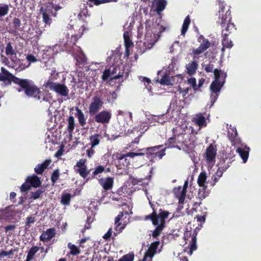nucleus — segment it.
I'll return each instance as SVG.
<instances>
[{
    "label": "nucleus",
    "instance_id": "f257e3e1",
    "mask_svg": "<svg viewBox=\"0 0 261 261\" xmlns=\"http://www.w3.org/2000/svg\"><path fill=\"white\" fill-rule=\"evenodd\" d=\"M145 32L144 41H138L137 43L138 51L141 54L152 47L159 40L160 35L165 28L157 21L148 20L145 23Z\"/></svg>",
    "mask_w": 261,
    "mask_h": 261
},
{
    "label": "nucleus",
    "instance_id": "f03ea898",
    "mask_svg": "<svg viewBox=\"0 0 261 261\" xmlns=\"http://www.w3.org/2000/svg\"><path fill=\"white\" fill-rule=\"evenodd\" d=\"M109 62L110 64L112 65L104 71L102 79L103 81L110 80V84H111L113 80L118 79L123 76V66L118 55H113L109 58Z\"/></svg>",
    "mask_w": 261,
    "mask_h": 261
},
{
    "label": "nucleus",
    "instance_id": "7ed1b4c3",
    "mask_svg": "<svg viewBox=\"0 0 261 261\" xmlns=\"http://www.w3.org/2000/svg\"><path fill=\"white\" fill-rule=\"evenodd\" d=\"M169 214L168 212L160 209L158 214L153 212L151 215L146 216V220H151L152 224L156 226L152 232V236L154 238L158 237L161 234L164 228L165 220L167 218Z\"/></svg>",
    "mask_w": 261,
    "mask_h": 261
},
{
    "label": "nucleus",
    "instance_id": "20e7f679",
    "mask_svg": "<svg viewBox=\"0 0 261 261\" xmlns=\"http://www.w3.org/2000/svg\"><path fill=\"white\" fill-rule=\"evenodd\" d=\"M214 76L215 81L212 83L210 86L211 92L215 94H212L211 96L212 105L217 99L219 93L224 84L225 79L226 77V73L222 72L221 70L216 69L214 70Z\"/></svg>",
    "mask_w": 261,
    "mask_h": 261
},
{
    "label": "nucleus",
    "instance_id": "39448f33",
    "mask_svg": "<svg viewBox=\"0 0 261 261\" xmlns=\"http://www.w3.org/2000/svg\"><path fill=\"white\" fill-rule=\"evenodd\" d=\"M189 141L188 135L181 134L169 138L166 145L168 148L176 147L179 150L188 152L192 149L191 144L188 143Z\"/></svg>",
    "mask_w": 261,
    "mask_h": 261
},
{
    "label": "nucleus",
    "instance_id": "423d86ee",
    "mask_svg": "<svg viewBox=\"0 0 261 261\" xmlns=\"http://www.w3.org/2000/svg\"><path fill=\"white\" fill-rule=\"evenodd\" d=\"M15 83L24 89L27 96L33 97L38 100L41 99L42 93L32 81L28 79H16Z\"/></svg>",
    "mask_w": 261,
    "mask_h": 261
},
{
    "label": "nucleus",
    "instance_id": "0eeeda50",
    "mask_svg": "<svg viewBox=\"0 0 261 261\" xmlns=\"http://www.w3.org/2000/svg\"><path fill=\"white\" fill-rule=\"evenodd\" d=\"M228 133L231 134L232 137L234 138L232 141L233 142L234 145L237 148V152L243 160V163H245L248 159L250 151L249 147L245 144L242 143L239 138H236L237 136L238 133L235 127L230 125L228 129Z\"/></svg>",
    "mask_w": 261,
    "mask_h": 261
},
{
    "label": "nucleus",
    "instance_id": "6e6552de",
    "mask_svg": "<svg viewBox=\"0 0 261 261\" xmlns=\"http://www.w3.org/2000/svg\"><path fill=\"white\" fill-rule=\"evenodd\" d=\"M88 10L86 8L83 9L79 14L78 16L80 17V20L76 22L75 25H73V29L75 31V33L73 35H72L71 39L72 42L74 44V42L77 40L78 38L81 37L84 33V31L87 30L88 29L86 27V23L83 21L81 20V19L83 16L86 17L89 16Z\"/></svg>",
    "mask_w": 261,
    "mask_h": 261
},
{
    "label": "nucleus",
    "instance_id": "1a4fd4ad",
    "mask_svg": "<svg viewBox=\"0 0 261 261\" xmlns=\"http://www.w3.org/2000/svg\"><path fill=\"white\" fill-rule=\"evenodd\" d=\"M220 5V10L218 12L219 20L218 22L221 25L222 28L225 29L226 31L229 32L234 28V25L230 22V12L227 10L224 14L223 3Z\"/></svg>",
    "mask_w": 261,
    "mask_h": 261
},
{
    "label": "nucleus",
    "instance_id": "9d476101",
    "mask_svg": "<svg viewBox=\"0 0 261 261\" xmlns=\"http://www.w3.org/2000/svg\"><path fill=\"white\" fill-rule=\"evenodd\" d=\"M196 235L197 233L195 230L191 228L190 230H187L184 233V239L186 244H189L188 247H190L188 250L185 249L184 252H188L189 255H192L193 251L196 250Z\"/></svg>",
    "mask_w": 261,
    "mask_h": 261
},
{
    "label": "nucleus",
    "instance_id": "9b49d317",
    "mask_svg": "<svg viewBox=\"0 0 261 261\" xmlns=\"http://www.w3.org/2000/svg\"><path fill=\"white\" fill-rule=\"evenodd\" d=\"M43 86L54 91L63 96H67L69 93V90L67 87L64 84L58 83H55L50 80L43 84Z\"/></svg>",
    "mask_w": 261,
    "mask_h": 261
},
{
    "label": "nucleus",
    "instance_id": "f8f14e48",
    "mask_svg": "<svg viewBox=\"0 0 261 261\" xmlns=\"http://www.w3.org/2000/svg\"><path fill=\"white\" fill-rule=\"evenodd\" d=\"M41 184V182L37 176L35 175L29 176L27 177L25 182L21 185L20 191L22 192H26L29 190L31 187L37 188L40 186Z\"/></svg>",
    "mask_w": 261,
    "mask_h": 261
},
{
    "label": "nucleus",
    "instance_id": "ddd939ff",
    "mask_svg": "<svg viewBox=\"0 0 261 261\" xmlns=\"http://www.w3.org/2000/svg\"><path fill=\"white\" fill-rule=\"evenodd\" d=\"M145 154L144 152H129L125 154L120 155L118 158L119 160L118 168L120 169L127 167L129 165V161L127 159V157L134 158L137 156H142Z\"/></svg>",
    "mask_w": 261,
    "mask_h": 261
},
{
    "label": "nucleus",
    "instance_id": "4468645a",
    "mask_svg": "<svg viewBox=\"0 0 261 261\" xmlns=\"http://www.w3.org/2000/svg\"><path fill=\"white\" fill-rule=\"evenodd\" d=\"M217 151L216 145L212 144H210L206 149L204 157L206 163L211 166H213L215 163Z\"/></svg>",
    "mask_w": 261,
    "mask_h": 261
},
{
    "label": "nucleus",
    "instance_id": "2eb2a0df",
    "mask_svg": "<svg viewBox=\"0 0 261 261\" xmlns=\"http://www.w3.org/2000/svg\"><path fill=\"white\" fill-rule=\"evenodd\" d=\"M206 175L205 172H201L200 174L198 176V178L197 179V183L198 184V186L200 187V189L199 190V192L198 193V197L200 199H204L205 198L207 195V194L205 192H202L201 190H205L206 188Z\"/></svg>",
    "mask_w": 261,
    "mask_h": 261
},
{
    "label": "nucleus",
    "instance_id": "dca6fc26",
    "mask_svg": "<svg viewBox=\"0 0 261 261\" xmlns=\"http://www.w3.org/2000/svg\"><path fill=\"white\" fill-rule=\"evenodd\" d=\"M162 146L158 145L153 147H148L147 148H143L139 150L140 152H144L145 154H147L150 155H153L154 157H158L160 159H162V157L165 155V148L162 149L160 151H158V150Z\"/></svg>",
    "mask_w": 261,
    "mask_h": 261
},
{
    "label": "nucleus",
    "instance_id": "f3484780",
    "mask_svg": "<svg viewBox=\"0 0 261 261\" xmlns=\"http://www.w3.org/2000/svg\"><path fill=\"white\" fill-rule=\"evenodd\" d=\"M21 210L16 206L7 207L6 209H1L0 212H4L5 219H11L16 217L20 218L19 215L21 213Z\"/></svg>",
    "mask_w": 261,
    "mask_h": 261
},
{
    "label": "nucleus",
    "instance_id": "a211bd4d",
    "mask_svg": "<svg viewBox=\"0 0 261 261\" xmlns=\"http://www.w3.org/2000/svg\"><path fill=\"white\" fill-rule=\"evenodd\" d=\"M103 102L100 97L95 96L93 97L92 101L89 107V112L90 115L95 114L102 107Z\"/></svg>",
    "mask_w": 261,
    "mask_h": 261
},
{
    "label": "nucleus",
    "instance_id": "6ab92c4d",
    "mask_svg": "<svg viewBox=\"0 0 261 261\" xmlns=\"http://www.w3.org/2000/svg\"><path fill=\"white\" fill-rule=\"evenodd\" d=\"M123 210L124 211L120 213V214L115 218V222L116 224L119 222L121 223H124L126 226L129 222V215L132 214V212L128 206H126Z\"/></svg>",
    "mask_w": 261,
    "mask_h": 261
},
{
    "label": "nucleus",
    "instance_id": "aec40b11",
    "mask_svg": "<svg viewBox=\"0 0 261 261\" xmlns=\"http://www.w3.org/2000/svg\"><path fill=\"white\" fill-rule=\"evenodd\" d=\"M10 60V61L9 60V59L5 56H4L3 54L1 55L0 60L2 63L5 64L9 68L15 69L16 68V65L19 61L17 57H9Z\"/></svg>",
    "mask_w": 261,
    "mask_h": 261
},
{
    "label": "nucleus",
    "instance_id": "412c9836",
    "mask_svg": "<svg viewBox=\"0 0 261 261\" xmlns=\"http://www.w3.org/2000/svg\"><path fill=\"white\" fill-rule=\"evenodd\" d=\"M10 60V61L9 60V59L5 56H4L3 54L1 55L0 60L2 63L5 64L9 68L15 69L16 68V65L19 61L17 57H9Z\"/></svg>",
    "mask_w": 261,
    "mask_h": 261
},
{
    "label": "nucleus",
    "instance_id": "4be33fe9",
    "mask_svg": "<svg viewBox=\"0 0 261 261\" xmlns=\"http://www.w3.org/2000/svg\"><path fill=\"white\" fill-rule=\"evenodd\" d=\"M86 162V160L85 159H81L74 166V169L76 170V172L83 178H85L89 174V172L87 171L85 165Z\"/></svg>",
    "mask_w": 261,
    "mask_h": 261
},
{
    "label": "nucleus",
    "instance_id": "5701e85b",
    "mask_svg": "<svg viewBox=\"0 0 261 261\" xmlns=\"http://www.w3.org/2000/svg\"><path fill=\"white\" fill-rule=\"evenodd\" d=\"M199 42L201 43L200 46L196 49L193 50V53L195 55H199L206 50L210 46V43L207 39L201 36L198 39Z\"/></svg>",
    "mask_w": 261,
    "mask_h": 261
},
{
    "label": "nucleus",
    "instance_id": "b1692460",
    "mask_svg": "<svg viewBox=\"0 0 261 261\" xmlns=\"http://www.w3.org/2000/svg\"><path fill=\"white\" fill-rule=\"evenodd\" d=\"M111 118V113L107 111H103L95 115V120L98 123H108Z\"/></svg>",
    "mask_w": 261,
    "mask_h": 261
},
{
    "label": "nucleus",
    "instance_id": "393cba45",
    "mask_svg": "<svg viewBox=\"0 0 261 261\" xmlns=\"http://www.w3.org/2000/svg\"><path fill=\"white\" fill-rule=\"evenodd\" d=\"M16 79H19L14 76L4 67L1 68V72H0V81H7L9 84L12 82L15 83Z\"/></svg>",
    "mask_w": 261,
    "mask_h": 261
},
{
    "label": "nucleus",
    "instance_id": "a878e982",
    "mask_svg": "<svg viewBox=\"0 0 261 261\" xmlns=\"http://www.w3.org/2000/svg\"><path fill=\"white\" fill-rule=\"evenodd\" d=\"M159 245V242L156 241L152 243L146 252L144 258L142 261H151L152 257L156 252V249Z\"/></svg>",
    "mask_w": 261,
    "mask_h": 261
},
{
    "label": "nucleus",
    "instance_id": "bb28decb",
    "mask_svg": "<svg viewBox=\"0 0 261 261\" xmlns=\"http://www.w3.org/2000/svg\"><path fill=\"white\" fill-rule=\"evenodd\" d=\"M99 184L106 191L110 190L112 188L114 183V179L109 177L105 178H100L98 180Z\"/></svg>",
    "mask_w": 261,
    "mask_h": 261
},
{
    "label": "nucleus",
    "instance_id": "cd10ccee",
    "mask_svg": "<svg viewBox=\"0 0 261 261\" xmlns=\"http://www.w3.org/2000/svg\"><path fill=\"white\" fill-rule=\"evenodd\" d=\"M167 3L166 0H154L152 3V8L159 14L164 10Z\"/></svg>",
    "mask_w": 261,
    "mask_h": 261
},
{
    "label": "nucleus",
    "instance_id": "c85d7f7f",
    "mask_svg": "<svg viewBox=\"0 0 261 261\" xmlns=\"http://www.w3.org/2000/svg\"><path fill=\"white\" fill-rule=\"evenodd\" d=\"M123 38L125 46V57H128L129 55V48L133 45V42L130 39L128 31H125L123 34Z\"/></svg>",
    "mask_w": 261,
    "mask_h": 261
},
{
    "label": "nucleus",
    "instance_id": "c756f323",
    "mask_svg": "<svg viewBox=\"0 0 261 261\" xmlns=\"http://www.w3.org/2000/svg\"><path fill=\"white\" fill-rule=\"evenodd\" d=\"M174 193L175 197L178 199V202L180 204L184 203L186 192L181 189V187L174 189Z\"/></svg>",
    "mask_w": 261,
    "mask_h": 261
},
{
    "label": "nucleus",
    "instance_id": "7c9ffc66",
    "mask_svg": "<svg viewBox=\"0 0 261 261\" xmlns=\"http://www.w3.org/2000/svg\"><path fill=\"white\" fill-rule=\"evenodd\" d=\"M55 235V229L54 228H49L42 233L40 237V240L42 241H46L52 239Z\"/></svg>",
    "mask_w": 261,
    "mask_h": 261
},
{
    "label": "nucleus",
    "instance_id": "2f4dec72",
    "mask_svg": "<svg viewBox=\"0 0 261 261\" xmlns=\"http://www.w3.org/2000/svg\"><path fill=\"white\" fill-rule=\"evenodd\" d=\"M50 162V160H46L43 163L37 165L34 169L35 172L39 174H42L43 171L48 166Z\"/></svg>",
    "mask_w": 261,
    "mask_h": 261
},
{
    "label": "nucleus",
    "instance_id": "473e14b6",
    "mask_svg": "<svg viewBox=\"0 0 261 261\" xmlns=\"http://www.w3.org/2000/svg\"><path fill=\"white\" fill-rule=\"evenodd\" d=\"M198 66V65L195 61H191L186 65L187 73L190 75L194 74L197 69Z\"/></svg>",
    "mask_w": 261,
    "mask_h": 261
},
{
    "label": "nucleus",
    "instance_id": "72a5a7b5",
    "mask_svg": "<svg viewBox=\"0 0 261 261\" xmlns=\"http://www.w3.org/2000/svg\"><path fill=\"white\" fill-rule=\"evenodd\" d=\"M195 123L199 127V129L206 125V122L204 116L201 115H197L194 118Z\"/></svg>",
    "mask_w": 261,
    "mask_h": 261
},
{
    "label": "nucleus",
    "instance_id": "f704fd0d",
    "mask_svg": "<svg viewBox=\"0 0 261 261\" xmlns=\"http://www.w3.org/2000/svg\"><path fill=\"white\" fill-rule=\"evenodd\" d=\"M76 114L75 115L78 119L79 123L82 126H84L86 123V119L83 112L77 107L75 108Z\"/></svg>",
    "mask_w": 261,
    "mask_h": 261
},
{
    "label": "nucleus",
    "instance_id": "c9c22d12",
    "mask_svg": "<svg viewBox=\"0 0 261 261\" xmlns=\"http://www.w3.org/2000/svg\"><path fill=\"white\" fill-rule=\"evenodd\" d=\"M75 126V121L73 116H70L68 119L67 131L70 137H72V132Z\"/></svg>",
    "mask_w": 261,
    "mask_h": 261
},
{
    "label": "nucleus",
    "instance_id": "e433bc0d",
    "mask_svg": "<svg viewBox=\"0 0 261 261\" xmlns=\"http://www.w3.org/2000/svg\"><path fill=\"white\" fill-rule=\"evenodd\" d=\"M101 138V136L97 134H95L90 137L91 146L92 148H94L95 146L98 145L99 144L100 139Z\"/></svg>",
    "mask_w": 261,
    "mask_h": 261
},
{
    "label": "nucleus",
    "instance_id": "4c0bfd02",
    "mask_svg": "<svg viewBox=\"0 0 261 261\" xmlns=\"http://www.w3.org/2000/svg\"><path fill=\"white\" fill-rule=\"evenodd\" d=\"M190 24V19L189 16L188 15L184 19L182 26V29L181 30V35H182L183 36H185L186 33L187 32L189 28Z\"/></svg>",
    "mask_w": 261,
    "mask_h": 261
},
{
    "label": "nucleus",
    "instance_id": "58836bf2",
    "mask_svg": "<svg viewBox=\"0 0 261 261\" xmlns=\"http://www.w3.org/2000/svg\"><path fill=\"white\" fill-rule=\"evenodd\" d=\"M5 53L8 57L14 56L16 57V53L10 43L7 44L5 48Z\"/></svg>",
    "mask_w": 261,
    "mask_h": 261
},
{
    "label": "nucleus",
    "instance_id": "ea45409f",
    "mask_svg": "<svg viewBox=\"0 0 261 261\" xmlns=\"http://www.w3.org/2000/svg\"><path fill=\"white\" fill-rule=\"evenodd\" d=\"M68 248L70 250V253L72 255H78L81 253L80 248L71 243L68 244Z\"/></svg>",
    "mask_w": 261,
    "mask_h": 261
},
{
    "label": "nucleus",
    "instance_id": "a19ab883",
    "mask_svg": "<svg viewBox=\"0 0 261 261\" xmlns=\"http://www.w3.org/2000/svg\"><path fill=\"white\" fill-rule=\"evenodd\" d=\"M77 48L78 53H77L76 54H75V55H74L75 58L76 59V60H77V62H85L86 61V58L85 55L84 54V53L81 50V49L80 47H77Z\"/></svg>",
    "mask_w": 261,
    "mask_h": 261
},
{
    "label": "nucleus",
    "instance_id": "79ce46f5",
    "mask_svg": "<svg viewBox=\"0 0 261 261\" xmlns=\"http://www.w3.org/2000/svg\"><path fill=\"white\" fill-rule=\"evenodd\" d=\"M116 226L115 227L114 234L115 236H116L118 234L120 233L125 227V225L124 223H121L120 222H118L117 224L115 223Z\"/></svg>",
    "mask_w": 261,
    "mask_h": 261
},
{
    "label": "nucleus",
    "instance_id": "37998d69",
    "mask_svg": "<svg viewBox=\"0 0 261 261\" xmlns=\"http://www.w3.org/2000/svg\"><path fill=\"white\" fill-rule=\"evenodd\" d=\"M172 77L167 74L164 75L161 79L160 83L162 85H172Z\"/></svg>",
    "mask_w": 261,
    "mask_h": 261
},
{
    "label": "nucleus",
    "instance_id": "c03bdc74",
    "mask_svg": "<svg viewBox=\"0 0 261 261\" xmlns=\"http://www.w3.org/2000/svg\"><path fill=\"white\" fill-rule=\"evenodd\" d=\"M58 47L57 45H56L54 47V48H51V47H49L46 50V52L43 54V59L45 60L47 58L50 59L53 56V50L54 48H56Z\"/></svg>",
    "mask_w": 261,
    "mask_h": 261
},
{
    "label": "nucleus",
    "instance_id": "a18cd8bd",
    "mask_svg": "<svg viewBox=\"0 0 261 261\" xmlns=\"http://www.w3.org/2000/svg\"><path fill=\"white\" fill-rule=\"evenodd\" d=\"M222 44L224 47L231 48L233 46L232 42L229 40L227 35H225L222 40Z\"/></svg>",
    "mask_w": 261,
    "mask_h": 261
},
{
    "label": "nucleus",
    "instance_id": "49530a36",
    "mask_svg": "<svg viewBox=\"0 0 261 261\" xmlns=\"http://www.w3.org/2000/svg\"><path fill=\"white\" fill-rule=\"evenodd\" d=\"M134 253H129L123 255L118 261H133L134 260Z\"/></svg>",
    "mask_w": 261,
    "mask_h": 261
},
{
    "label": "nucleus",
    "instance_id": "de8ad7c7",
    "mask_svg": "<svg viewBox=\"0 0 261 261\" xmlns=\"http://www.w3.org/2000/svg\"><path fill=\"white\" fill-rule=\"evenodd\" d=\"M70 194L68 193L65 194L62 196L61 203L65 205H69L70 203Z\"/></svg>",
    "mask_w": 261,
    "mask_h": 261
},
{
    "label": "nucleus",
    "instance_id": "09e8293b",
    "mask_svg": "<svg viewBox=\"0 0 261 261\" xmlns=\"http://www.w3.org/2000/svg\"><path fill=\"white\" fill-rule=\"evenodd\" d=\"M9 7L7 5H0V18L7 14Z\"/></svg>",
    "mask_w": 261,
    "mask_h": 261
},
{
    "label": "nucleus",
    "instance_id": "8fccbe9b",
    "mask_svg": "<svg viewBox=\"0 0 261 261\" xmlns=\"http://www.w3.org/2000/svg\"><path fill=\"white\" fill-rule=\"evenodd\" d=\"M139 79L140 81L144 83L146 88L148 90V91L149 92H151V86L149 85V84L150 83V80L145 77H140Z\"/></svg>",
    "mask_w": 261,
    "mask_h": 261
},
{
    "label": "nucleus",
    "instance_id": "3c124183",
    "mask_svg": "<svg viewBox=\"0 0 261 261\" xmlns=\"http://www.w3.org/2000/svg\"><path fill=\"white\" fill-rule=\"evenodd\" d=\"M189 91V88L186 86L181 87V85L178 86V92L181 94V95L184 97L185 96Z\"/></svg>",
    "mask_w": 261,
    "mask_h": 261
},
{
    "label": "nucleus",
    "instance_id": "603ef678",
    "mask_svg": "<svg viewBox=\"0 0 261 261\" xmlns=\"http://www.w3.org/2000/svg\"><path fill=\"white\" fill-rule=\"evenodd\" d=\"M41 11H43V21L46 23V24H49L51 22V20L49 18V14L47 13V10L46 11V12H44L43 11V9L41 8Z\"/></svg>",
    "mask_w": 261,
    "mask_h": 261
},
{
    "label": "nucleus",
    "instance_id": "864d4df0",
    "mask_svg": "<svg viewBox=\"0 0 261 261\" xmlns=\"http://www.w3.org/2000/svg\"><path fill=\"white\" fill-rule=\"evenodd\" d=\"M89 1L90 2L94 3V4L96 5H99L101 4L117 1V0H89Z\"/></svg>",
    "mask_w": 261,
    "mask_h": 261
},
{
    "label": "nucleus",
    "instance_id": "5fc2aeb1",
    "mask_svg": "<svg viewBox=\"0 0 261 261\" xmlns=\"http://www.w3.org/2000/svg\"><path fill=\"white\" fill-rule=\"evenodd\" d=\"M117 98V94L115 92H109V94L108 95V97L107 98V100L109 102H111L115 100Z\"/></svg>",
    "mask_w": 261,
    "mask_h": 261
},
{
    "label": "nucleus",
    "instance_id": "6e6d98bb",
    "mask_svg": "<svg viewBox=\"0 0 261 261\" xmlns=\"http://www.w3.org/2000/svg\"><path fill=\"white\" fill-rule=\"evenodd\" d=\"M59 176V172L58 170H55L53 172L51 175V181L53 184L55 183V182L58 180Z\"/></svg>",
    "mask_w": 261,
    "mask_h": 261
},
{
    "label": "nucleus",
    "instance_id": "4d7b16f0",
    "mask_svg": "<svg viewBox=\"0 0 261 261\" xmlns=\"http://www.w3.org/2000/svg\"><path fill=\"white\" fill-rule=\"evenodd\" d=\"M39 250V248L37 246H34L32 247L28 252V254L34 257L36 253H37Z\"/></svg>",
    "mask_w": 261,
    "mask_h": 261
},
{
    "label": "nucleus",
    "instance_id": "13d9d810",
    "mask_svg": "<svg viewBox=\"0 0 261 261\" xmlns=\"http://www.w3.org/2000/svg\"><path fill=\"white\" fill-rule=\"evenodd\" d=\"M42 193H43L42 191H41L40 190H38L36 191V192H33L32 193L31 198H33V199H36L40 197V195Z\"/></svg>",
    "mask_w": 261,
    "mask_h": 261
},
{
    "label": "nucleus",
    "instance_id": "bf43d9fd",
    "mask_svg": "<svg viewBox=\"0 0 261 261\" xmlns=\"http://www.w3.org/2000/svg\"><path fill=\"white\" fill-rule=\"evenodd\" d=\"M188 83L192 86L194 90L197 89L196 82L195 78L191 77L188 79Z\"/></svg>",
    "mask_w": 261,
    "mask_h": 261
},
{
    "label": "nucleus",
    "instance_id": "052dcab7",
    "mask_svg": "<svg viewBox=\"0 0 261 261\" xmlns=\"http://www.w3.org/2000/svg\"><path fill=\"white\" fill-rule=\"evenodd\" d=\"M104 171V167L102 166H98L97 167H96L93 172V174L94 175H97L99 173H102Z\"/></svg>",
    "mask_w": 261,
    "mask_h": 261
},
{
    "label": "nucleus",
    "instance_id": "680f3d73",
    "mask_svg": "<svg viewBox=\"0 0 261 261\" xmlns=\"http://www.w3.org/2000/svg\"><path fill=\"white\" fill-rule=\"evenodd\" d=\"M59 76V73L56 70L53 69L50 74V79L48 80H56Z\"/></svg>",
    "mask_w": 261,
    "mask_h": 261
},
{
    "label": "nucleus",
    "instance_id": "e2e57ef3",
    "mask_svg": "<svg viewBox=\"0 0 261 261\" xmlns=\"http://www.w3.org/2000/svg\"><path fill=\"white\" fill-rule=\"evenodd\" d=\"M176 63V61L174 59H172L171 61V63L169 65L168 67V71L171 72L172 71H173L174 69V68L175 67Z\"/></svg>",
    "mask_w": 261,
    "mask_h": 261
},
{
    "label": "nucleus",
    "instance_id": "0e129e2a",
    "mask_svg": "<svg viewBox=\"0 0 261 261\" xmlns=\"http://www.w3.org/2000/svg\"><path fill=\"white\" fill-rule=\"evenodd\" d=\"M27 60L30 62H36L37 59L32 55H29L27 56Z\"/></svg>",
    "mask_w": 261,
    "mask_h": 261
},
{
    "label": "nucleus",
    "instance_id": "69168bd1",
    "mask_svg": "<svg viewBox=\"0 0 261 261\" xmlns=\"http://www.w3.org/2000/svg\"><path fill=\"white\" fill-rule=\"evenodd\" d=\"M148 128V125L147 122H143L140 125V130L142 131L143 133L147 130Z\"/></svg>",
    "mask_w": 261,
    "mask_h": 261
},
{
    "label": "nucleus",
    "instance_id": "338daca9",
    "mask_svg": "<svg viewBox=\"0 0 261 261\" xmlns=\"http://www.w3.org/2000/svg\"><path fill=\"white\" fill-rule=\"evenodd\" d=\"M13 23L15 27L16 28H18L20 27L21 23L20 21L18 18H15L13 19Z\"/></svg>",
    "mask_w": 261,
    "mask_h": 261
},
{
    "label": "nucleus",
    "instance_id": "774afa93",
    "mask_svg": "<svg viewBox=\"0 0 261 261\" xmlns=\"http://www.w3.org/2000/svg\"><path fill=\"white\" fill-rule=\"evenodd\" d=\"M95 153V151L94 150V149H93V148H92V147H91L90 149H88L87 150V155L88 156V157L89 158H91L93 155Z\"/></svg>",
    "mask_w": 261,
    "mask_h": 261
}]
</instances>
